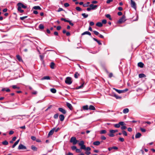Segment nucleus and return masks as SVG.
<instances>
[{
    "label": "nucleus",
    "mask_w": 155,
    "mask_h": 155,
    "mask_svg": "<svg viewBox=\"0 0 155 155\" xmlns=\"http://www.w3.org/2000/svg\"><path fill=\"white\" fill-rule=\"evenodd\" d=\"M17 5L18 6V10L21 13H22L24 12V10L21 9V8H26L27 6L21 3H18L17 4Z\"/></svg>",
    "instance_id": "obj_1"
},
{
    "label": "nucleus",
    "mask_w": 155,
    "mask_h": 155,
    "mask_svg": "<svg viewBox=\"0 0 155 155\" xmlns=\"http://www.w3.org/2000/svg\"><path fill=\"white\" fill-rule=\"evenodd\" d=\"M78 141L76 139L75 137H73L71 138L70 142L73 143V144L75 145L78 142Z\"/></svg>",
    "instance_id": "obj_2"
},
{
    "label": "nucleus",
    "mask_w": 155,
    "mask_h": 155,
    "mask_svg": "<svg viewBox=\"0 0 155 155\" xmlns=\"http://www.w3.org/2000/svg\"><path fill=\"white\" fill-rule=\"evenodd\" d=\"M65 83L68 84H71L72 83L71 78L70 77H67L65 80Z\"/></svg>",
    "instance_id": "obj_3"
},
{
    "label": "nucleus",
    "mask_w": 155,
    "mask_h": 155,
    "mask_svg": "<svg viewBox=\"0 0 155 155\" xmlns=\"http://www.w3.org/2000/svg\"><path fill=\"white\" fill-rule=\"evenodd\" d=\"M126 21L125 17L124 15H123L118 21V23L121 24Z\"/></svg>",
    "instance_id": "obj_4"
},
{
    "label": "nucleus",
    "mask_w": 155,
    "mask_h": 155,
    "mask_svg": "<svg viewBox=\"0 0 155 155\" xmlns=\"http://www.w3.org/2000/svg\"><path fill=\"white\" fill-rule=\"evenodd\" d=\"M130 5L132 8L136 9L137 8L136 4L133 0H130Z\"/></svg>",
    "instance_id": "obj_5"
},
{
    "label": "nucleus",
    "mask_w": 155,
    "mask_h": 155,
    "mask_svg": "<svg viewBox=\"0 0 155 155\" xmlns=\"http://www.w3.org/2000/svg\"><path fill=\"white\" fill-rule=\"evenodd\" d=\"M18 149L20 150H25L26 149V147L22 144H20L18 147Z\"/></svg>",
    "instance_id": "obj_6"
},
{
    "label": "nucleus",
    "mask_w": 155,
    "mask_h": 155,
    "mask_svg": "<svg viewBox=\"0 0 155 155\" xmlns=\"http://www.w3.org/2000/svg\"><path fill=\"white\" fill-rule=\"evenodd\" d=\"M58 110L60 112H61L64 114H65L66 113V110L62 108L59 107L58 108Z\"/></svg>",
    "instance_id": "obj_7"
},
{
    "label": "nucleus",
    "mask_w": 155,
    "mask_h": 155,
    "mask_svg": "<svg viewBox=\"0 0 155 155\" xmlns=\"http://www.w3.org/2000/svg\"><path fill=\"white\" fill-rule=\"evenodd\" d=\"M66 105L67 107L70 110H72L73 109V107L72 105L70 103L67 102L66 103Z\"/></svg>",
    "instance_id": "obj_8"
},
{
    "label": "nucleus",
    "mask_w": 155,
    "mask_h": 155,
    "mask_svg": "<svg viewBox=\"0 0 155 155\" xmlns=\"http://www.w3.org/2000/svg\"><path fill=\"white\" fill-rule=\"evenodd\" d=\"M55 130V128H54L53 129H52L51 130L48 134V136H49L50 135H52L54 133V132Z\"/></svg>",
    "instance_id": "obj_9"
},
{
    "label": "nucleus",
    "mask_w": 155,
    "mask_h": 155,
    "mask_svg": "<svg viewBox=\"0 0 155 155\" xmlns=\"http://www.w3.org/2000/svg\"><path fill=\"white\" fill-rule=\"evenodd\" d=\"M59 118L61 121H62L64 120V117L63 115L61 114L59 116Z\"/></svg>",
    "instance_id": "obj_10"
},
{
    "label": "nucleus",
    "mask_w": 155,
    "mask_h": 155,
    "mask_svg": "<svg viewBox=\"0 0 155 155\" xmlns=\"http://www.w3.org/2000/svg\"><path fill=\"white\" fill-rule=\"evenodd\" d=\"M89 6L92 10L94 9L97 6V5H94L93 4L90 5Z\"/></svg>",
    "instance_id": "obj_11"
},
{
    "label": "nucleus",
    "mask_w": 155,
    "mask_h": 155,
    "mask_svg": "<svg viewBox=\"0 0 155 155\" xmlns=\"http://www.w3.org/2000/svg\"><path fill=\"white\" fill-rule=\"evenodd\" d=\"M86 34L90 36L91 35V33L88 31H86L84 32H83V33H82L81 34V35H86Z\"/></svg>",
    "instance_id": "obj_12"
},
{
    "label": "nucleus",
    "mask_w": 155,
    "mask_h": 155,
    "mask_svg": "<svg viewBox=\"0 0 155 155\" xmlns=\"http://www.w3.org/2000/svg\"><path fill=\"white\" fill-rule=\"evenodd\" d=\"M16 58L20 62H23V60L21 57V56L19 55H16Z\"/></svg>",
    "instance_id": "obj_13"
},
{
    "label": "nucleus",
    "mask_w": 155,
    "mask_h": 155,
    "mask_svg": "<svg viewBox=\"0 0 155 155\" xmlns=\"http://www.w3.org/2000/svg\"><path fill=\"white\" fill-rule=\"evenodd\" d=\"M114 90H115L116 92H118V93L119 94H120L121 93H123L124 92V91L120 90H119L117 89H116L115 88H113Z\"/></svg>",
    "instance_id": "obj_14"
},
{
    "label": "nucleus",
    "mask_w": 155,
    "mask_h": 155,
    "mask_svg": "<svg viewBox=\"0 0 155 155\" xmlns=\"http://www.w3.org/2000/svg\"><path fill=\"white\" fill-rule=\"evenodd\" d=\"M144 65V64L142 62H140L138 63V67L142 68Z\"/></svg>",
    "instance_id": "obj_15"
},
{
    "label": "nucleus",
    "mask_w": 155,
    "mask_h": 155,
    "mask_svg": "<svg viewBox=\"0 0 155 155\" xmlns=\"http://www.w3.org/2000/svg\"><path fill=\"white\" fill-rule=\"evenodd\" d=\"M20 140L19 139L18 140H17L14 143V144L13 145V146L12 147V148H14L15 146L18 143V142H19Z\"/></svg>",
    "instance_id": "obj_16"
},
{
    "label": "nucleus",
    "mask_w": 155,
    "mask_h": 155,
    "mask_svg": "<svg viewBox=\"0 0 155 155\" xmlns=\"http://www.w3.org/2000/svg\"><path fill=\"white\" fill-rule=\"evenodd\" d=\"M141 136V134L140 133H137L135 135V138H140Z\"/></svg>",
    "instance_id": "obj_17"
},
{
    "label": "nucleus",
    "mask_w": 155,
    "mask_h": 155,
    "mask_svg": "<svg viewBox=\"0 0 155 155\" xmlns=\"http://www.w3.org/2000/svg\"><path fill=\"white\" fill-rule=\"evenodd\" d=\"M100 144V142L99 141H96L94 142L93 143V144L96 146H98Z\"/></svg>",
    "instance_id": "obj_18"
},
{
    "label": "nucleus",
    "mask_w": 155,
    "mask_h": 155,
    "mask_svg": "<svg viewBox=\"0 0 155 155\" xmlns=\"http://www.w3.org/2000/svg\"><path fill=\"white\" fill-rule=\"evenodd\" d=\"M55 65L54 63L53 62H51L50 65L51 68L52 69H54V66Z\"/></svg>",
    "instance_id": "obj_19"
},
{
    "label": "nucleus",
    "mask_w": 155,
    "mask_h": 155,
    "mask_svg": "<svg viewBox=\"0 0 155 155\" xmlns=\"http://www.w3.org/2000/svg\"><path fill=\"white\" fill-rule=\"evenodd\" d=\"M129 110L128 108H126L124 109L123 110V113L124 114H126L129 112Z\"/></svg>",
    "instance_id": "obj_20"
},
{
    "label": "nucleus",
    "mask_w": 155,
    "mask_h": 155,
    "mask_svg": "<svg viewBox=\"0 0 155 155\" xmlns=\"http://www.w3.org/2000/svg\"><path fill=\"white\" fill-rule=\"evenodd\" d=\"M89 109L91 110H94L95 109V108L93 106L91 105L89 107Z\"/></svg>",
    "instance_id": "obj_21"
},
{
    "label": "nucleus",
    "mask_w": 155,
    "mask_h": 155,
    "mask_svg": "<svg viewBox=\"0 0 155 155\" xmlns=\"http://www.w3.org/2000/svg\"><path fill=\"white\" fill-rule=\"evenodd\" d=\"M96 25L99 27H101L103 25L102 23L101 22H98L96 24Z\"/></svg>",
    "instance_id": "obj_22"
},
{
    "label": "nucleus",
    "mask_w": 155,
    "mask_h": 155,
    "mask_svg": "<svg viewBox=\"0 0 155 155\" xmlns=\"http://www.w3.org/2000/svg\"><path fill=\"white\" fill-rule=\"evenodd\" d=\"M146 76V75L143 74H140L139 75V77L140 78H145Z\"/></svg>",
    "instance_id": "obj_23"
},
{
    "label": "nucleus",
    "mask_w": 155,
    "mask_h": 155,
    "mask_svg": "<svg viewBox=\"0 0 155 155\" xmlns=\"http://www.w3.org/2000/svg\"><path fill=\"white\" fill-rule=\"evenodd\" d=\"M50 77L48 76H45L43 77L42 80H49L50 79Z\"/></svg>",
    "instance_id": "obj_24"
},
{
    "label": "nucleus",
    "mask_w": 155,
    "mask_h": 155,
    "mask_svg": "<svg viewBox=\"0 0 155 155\" xmlns=\"http://www.w3.org/2000/svg\"><path fill=\"white\" fill-rule=\"evenodd\" d=\"M31 149L33 150L34 151H37V148L35 147L34 146V145H32L31 146Z\"/></svg>",
    "instance_id": "obj_25"
},
{
    "label": "nucleus",
    "mask_w": 155,
    "mask_h": 155,
    "mask_svg": "<svg viewBox=\"0 0 155 155\" xmlns=\"http://www.w3.org/2000/svg\"><path fill=\"white\" fill-rule=\"evenodd\" d=\"M33 8L35 10L41 9V8L39 6H35L33 7Z\"/></svg>",
    "instance_id": "obj_26"
},
{
    "label": "nucleus",
    "mask_w": 155,
    "mask_h": 155,
    "mask_svg": "<svg viewBox=\"0 0 155 155\" xmlns=\"http://www.w3.org/2000/svg\"><path fill=\"white\" fill-rule=\"evenodd\" d=\"M83 109L84 110H88L89 109V108L88 107V106L87 105H86L83 107Z\"/></svg>",
    "instance_id": "obj_27"
},
{
    "label": "nucleus",
    "mask_w": 155,
    "mask_h": 155,
    "mask_svg": "<svg viewBox=\"0 0 155 155\" xmlns=\"http://www.w3.org/2000/svg\"><path fill=\"white\" fill-rule=\"evenodd\" d=\"M51 91L53 93H55L56 92V90L54 88H51L50 89Z\"/></svg>",
    "instance_id": "obj_28"
},
{
    "label": "nucleus",
    "mask_w": 155,
    "mask_h": 155,
    "mask_svg": "<svg viewBox=\"0 0 155 155\" xmlns=\"http://www.w3.org/2000/svg\"><path fill=\"white\" fill-rule=\"evenodd\" d=\"M39 28L41 29H43L44 28V26L42 24H40L38 27Z\"/></svg>",
    "instance_id": "obj_29"
},
{
    "label": "nucleus",
    "mask_w": 155,
    "mask_h": 155,
    "mask_svg": "<svg viewBox=\"0 0 155 155\" xmlns=\"http://www.w3.org/2000/svg\"><path fill=\"white\" fill-rule=\"evenodd\" d=\"M110 133L108 134L109 136L110 137H113L114 136V133H112L111 132V130H110Z\"/></svg>",
    "instance_id": "obj_30"
},
{
    "label": "nucleus",
    "mask_w": 155,
    "mask_h": 155,
    "mask_svg": "<svg viewBox=\"0 0 155 155\" xmlns=\"http://www.w3.org/2000/svg\"><path fill=\"white\" fill-rule=\"evenodd\" d=\"M79 75V74L77 72H76L74 75V77L76 78H77L78 77V76Z\"/></svg>",
    "instance_id": "obj_31"
},
{
    "label": "nucleus",
    "mask_w": 155,
    "mask_h": 155,
    "mask_svg": "<svg viewBox=\"0 0 155 155\" xmlns=\"http://www.w3.org/2000/svg\"><path fill=\"white\" fill-rule=\"evenodd\" d=\"M84 83H83L80 86H79L77 87L76 89H80V88H82L84 86Z\"/></svg>",
    "instance_id": "obj_32"
},
{
    "label": "nucleus",
    "mask_w": 155,
    "mask_h": 155,
    "mask_svg": "<svg viewBox=\"0 0 155 155\" xmlns=\"http://www.w3.org/2000/svg\"><path fill=\"white\" fill-rule=\"evenodd\" d=\"M2 143L4 145H7L8 144V142L7 141L5 140L2 142Z\"/></svg>",
    "instance_id": "obj_33"
},
{
    "label": "nucleus",
    "mask_w": 155,
    "mask_h": 155,
    "mask_svg": "<svg viewBox=\"0 0 155 155\" xmlns=\"http://www.w3.org/2000/svg\"><path fill=\"white\" fill-rule=\"evenodd\" d=\"M78 144L80 146H81L84 144V142L83 141H81Z\"/></svg>",
    "instance_id": "obj_34"
},
{
    "label": "nucleus",
    "mask_w": 155,
    "mask_h": 155,
    "mask_svg": "<svg viewBox=\"0 0 155 155\" xmlns=\"http://www.w3.org/2000/svg\"><path fill=\"white\" fill-rule=\"evenodd\" d=\"M120 126V124H119V123L117 124H116L114 125V127L117 128H119Z\"/></svg>",
    "instance_id": "obj_35"
},
{
    "label": "nucleus",
    "mask_w": 155,
    "mask_h": 155,
    "mask_svg": "<svg viewBox=\"0 0 155 155\" xmlns=\"http://www.w3.org/2000/svg\"><path fill=\"white\" fill-rule=\"evenodd\" d=\"M106 133V131L105 130H101L100 132V133L101 134H104Z\"/></svg>",
    "instance_id": "obj_36"
},
{
    "label": "nucleus",
    "mask_w": 155,
    "mask_h": 155,
    "mask_svg": "<svg viewBox=\"0 0 155 155\" xmlns=\"http://www.w3.org/2000/svg\"><path fill=\"white\" fill-rule=\"evenodd\" d=\"M114 96L117 99H120L121 98V97L115 94H114Z\"/></svg>",
    "instance_id": "obj_37"
},
{
    "label": "nucleus",
    "mask_w": 155,
    "mask_h": 155,
    "mask_svg": "<svg viewBox=\"0 0 155 155\" xmlns=\"http://www.w3.org/2000/svg\"><path fill=\"white\" fill-rule=\"evenodd\" d=\"M82 15L83 16L84 18H86L88 16V15L87 14H86L85 13H82Z\"/></svg>",
    "instance_id": "obj_38"
},
{
    "label": "nucleus",
    "mask_w": 155,
    "mask_h": 155,
    "mask_svg": "<svg viewBox=\"0 0 155 155\" xmlns=\"http://www.w3.org/2000/svg\"><path fill=\"white\" fill-rule=\"evenodd\" d=\"M12 88L14 89H19V87H18L16 85H12Z\"/></svg>",
    "instance_id": "obj_39"
},
{
    "label": "nucleus",
    "mask_w": 155,
    "mask_h": 155,
    "mask_svg": "<svg viewBox=\"0 0 155 155\" xmlns=\"http://www.w3.org/2000/svg\"><path fill=\"white\" fill-rule=\"evenodd\" d=\"M106 17L107 18H108L110 20H111V18L110 17V15L109 14H107L106 15Z\"/></svg>",
    "instance_id": "obj_40"
},
{
    "label": "nucleus",
    "mask_w": 155,
    "mask_h": 155,
    "mask_svg": "<svg viewBox=\"0 0 155 155\" xmlns=\"http://www.w3.org/2000/svg\"><path fill=\"white\" fill-rule=\"evenodd\" d=\"M61 21H64L65 22H69L68 20H66V19H65L64 18H61Z\"/></svg>",
    "instance_id": "obj_41"
},
{
    "label": "nucleus",
    "mask_w": 155,
    "mask_h": 155,
    "mask_svg": "<svg viewBox=\"0 0 155 155\" xmlns=\"http://www.w3.org/2000/svg\"><path fill=\"white\" fill-rule=\"evenodd\" d=\"M86 146L84 144L81 146V148L82 149H84L85 150L86 148Z\"/></svg>",
    "instance_id": "obj_42"
},
{
    "label": "nucleus",
    "mask_w": 155,
    "mask_h": 155,
    "mask_svg": "<svg viewBox=\"0 0 155 155\" xmlns=\"http://www.w3.org/2000/svg\"><path fill=\"white\" fill-rule=\"evenodd\" d=\"M122 133L125 136H127V134L126 132L124 130H123L122 131Z\"/></svg>",
    "instance_id": "obj_43"
},
{
    "label": "nucleus",
    "mask_w": 155,
    "mask_h": 155,
    "mask_svg": "<svg viewBox=\"0 0 155 155\" xmlns=\"http://www.w3.org/2000/svg\"><path fill=\"white\" fill-rule=\"evenodd\" d=\"M119 124H120V125H121L122 126H123L124 125H125V124H124V122H120L119 123Z\"/></svg>",
    "instance_id": "obj_44"
},
{
    "label": "nucleus",
    "mask_w": 155,
    "mask_h": 155,
    "mask_svg": "<svg viewBox=\"0 0 155 155\" xmlns=\"http://www.w3.org/2000/svg\"><path fill=\"white\" fill-rule=\"evenodd\" d=\"M27 17V16H25L22 17H21L20 18V19L21 20H23L25 18H26Z\"/></svg>",
    "instance_id": "obj_45"
},
{
    "label": "nucleus",
    "mask_w": 155,
    "mask_h": 155,
    "mask_svg": "<svg viewBox=\"0 0 155 155\" xmlns=\"http://www.w3.org/2000/svg\"><path fill=\"white\" fill-rule=\"evenodd\" d=\"M111 130V132L112 133H115V132H117L118 131V130Z\"/></svg>",
    "instance_id": "obj_46"
},
{
    "label": "nucleus",
    "mask_w": 155,
    "mask_h": 155,
    "mask_svg": "<svg viewBox=\"0 0 155 155\" xmlns=\"http://www.w3.org/2000/svg\"><path fill=\"white\" fill-rule=\"evenodd\" d=\"M76 9L77 11H80L81 10V8L79 7H77L76 8Z\"/></svg>",
    "instance_id": "obj_47"
},
{
    "label": "nucleus",
    "mask_w": 155,
    "mask_h": 155,
    "mask_svg": "<svg viewBox=\"0 0 155 155\" xmlns=\"http://www.w3.org/2000/svg\"><path fill=\"white\" fill-rule=\"evenodd\" d=\"M93 32H94V33L96 35H98L99 34V32L96 31H93Z\"/></svg>",
    "instance_id": "obj_48"
},
{
    "label": "nucleus",
    "mask_w": 155,
    "mask_h": 155,
    "mask_svg": "<svg viewBox=\"0 0 155 155\" xmlns=\"http://www.w3.org/2000/svg\"><path fill=\"white\" fill-rule=\"evenodd\" d=\"M58 114H57L54 115V117L55 119H57L58 118Z\"/></svg>",
    "instance_id": "obj_49"
},
{
    "label": "nucleus",
    "mask_w": 155,
    "mask_h": 155,
    "mask_svg": "<svg viewBox=\"0 0 155 155\" xmlns=\"http://www.w3.org/2000/svg\"><path fill=\"white\" fill-rule=\"evenodd\" d=\"M127 128V127L125 126H122L121 127V129L122 130H125Z\"/></svg>",
    "instance_id": "obj_50"
},
{
    "label": "nucleus",
    "mask_w": 155,
    "mask_h": 155,
    "mask_svg": "<svg viewBox=\"0 0 155 155\" xmlns=\"http://www.w3.org/2000/svg\"><path fill=\"white\" fill-rule=\"evenodd\" d=\"M107 23V21L105 19H103L102 20V24H106Z\"/></svg>",
    "instance_id": "obj_51"
},
{
    "label": "nucleus",
    "mask_w": 155,
    "mask_h": 155,
    "mask_svg": "<svg viewBox=\"0 0 155 155\" xmlns=\"http://www.w3.org/2000/svg\"><path fill=\"white\" fill-rule=\"evenodd\" d=\"M140 130L142 132H146V130L145 129L143 128H140Z\"/></svg>",
    "instance_id": "obj_52"
},
{
    "label": "nucleus",
    "mask_w": 155,
    "mask_h": 155,
    "mask_svg": "<svg viewBox=\"0 0 155 155\" xmlns=\"http://www.w3.org/2000/svg\"><path fill=\"white\" fill-rule=\"evenodd\" d=\"M64 5L66 7H68L69 6V4L67 3H64Z\"/></svg>",
    "instance_id": "obj_53"
},
{
    "label": "nucleus",
    "mask_w": 155,
    "mask_h": 155,
    "mask_svg": "<svg viewBox=\"0 0 155 155\" xmlns=\"http://www.w3.org/2000/svg\"><path fill=\"white\" fill-rule=\"evenodd\" d=\"M108 76H109V77L110 78H111L113 76V73H109Z\"/></svg>",
    "instance_id": "obj_54"
},
{
    "label": "nucleus",
    "mask_w": 155,
    "mask_h": 155,
    "mask_svg": "<svg viewBox=\"0 0 155 155\" xmlns=\"http://www.w3.org/2000/svg\"><path fill=\"white\" fill-rule=\"evenodd\" d=\"M71 148V149H72V150H76L77 149L76 147L75 146H73Z\"/></svg>",
    "instance_id": "obj_55"
},
{
    "label": "nucleus",
    "mask_w": 155,
    "mask_h": 155,
    "mask_svg": "<svg viewBox=\"0 0 155 155\" xmlns=\"http://www.w3.org/2000/svg\"><path fill=\"white\" fill-rule=\"evenodd\" d=\"M119 140L121 142H123L124 141V139L122 137H120L119 138Z\"/></svg>",
    "instance_id": "obj_56"
},
{
    "label": "nucleus",
    "mask_w": 155,
    "mask_h": 155,
    "mask_svg": "<svg viewBox=\"0 0 155 155\" xmlns=\"http://www.w3.org/2000/svg\"><path fill=\"white\" fill-rule=\"evenodd\" d=\"M91 150V148L90 147H86L85 149V150H86L87 151H90Z\"/></svg>",
    "instance_id": "obj_57"
},
{
    "label": "nucleus",
    "mask_w": 155,
    "mask_h": 155,
    "mask_svg": "<svg viewBox=\"0 0 155 155\" xmlns=\"http://www.w3.org/2000/svg\"><path fill=\"white\" fill-rule=\"evenodd\" d=\"M31 138L33 140H35L36 139V137L33 136L31 137Z\"/></svg>",
    "instance_id": "obj_58"
},
{
    "label": "nucleus",
    "mask_w": 155,
    "mask_h": 155,
    "mask_svg": "<svg viewBox=\"0 0 155 155\" xmlns=\"http://www.w3.org/2000/svg\"><path fill=\"white\" fill-rule=\"evenodd\" d=\"M75 150L76 152L77 153H80L81 152V150L80 149L77 148Z\"/></svg>",
    "instance_id": "obj_59"
},
{
    "label": "nucleus",
    "mask_w": 155,
    "mask_h": 155,
    "mask_svg": "<svg viewBox=\"0 0 155 155\" xmlns=\"http://www.w3.org/2000/svg\"><path fill=\"white\" fill-rule=\"evenodd\" d=\"M89 25L90 26H93L94 25V23L93 22L91 21L90 22Z\"/></svg>",
    "instance_id": "obj_60"
},
{
    "label": "nucleus",
    "mask_w": 155,
    "mask_h": 155,
    "mask_svg": "<svg viewBox=\"0 0 155 155\" xmlns=\"http://www.w3.org/2000/svg\"><path fill=\"white\" fill-rule=\"evenodd\" d=\"M61 28V26H59L57 27V29L58 30H59Z\"/></svg>",
    "instance_id": "obj_61"
},
{
    "label": "nucleus",
    "mask_w": 155,
    "mask_h": 155,
    "mask_svg": "<svg viewBox=\"0 0 155 155\" xmlns=\"http://www.w3.org/2000/svg\"><path fill=\"white\" fill-rule=\"evenodd\" d=\"M85 153L86 154L89 155L91 154V152L89 151H86Z\"/></svg>",
    "instance_id": "obj_62"
},
{
    "label": "nucleus",
    "mask_w": 155,
    "mask_h": 155,
    "mask_svg": "<svg viewBox=\"0 0 155 155\" xmlns=\"http://www.w3.org/2000/svg\"><path fill=\"white\" fill-rule=\"evenodd\" d=\"M106 139V137L104 136H102L101 137V139L103 140H105Z\"/></svg>",
    "instance_id": "obj_63"
},
{
    "label": "nucleus",
    "mask_w": 155,
    "mask_h": 155,
    "mask_svg": "<svg viewBox=\"0 0 155 155\" xmlns=\"http://www.w3.org/2000/svg\"><path fill=\"white\" fill-rule=\"evenodd\" d=\"M66 155H74L73 154L69 152L68 153L66 154Z\"/></svg>",
    "instance_id": "obj_64"
}]
</instances>
